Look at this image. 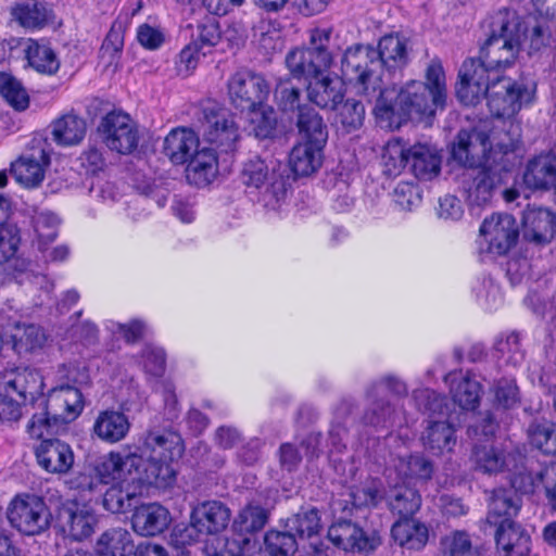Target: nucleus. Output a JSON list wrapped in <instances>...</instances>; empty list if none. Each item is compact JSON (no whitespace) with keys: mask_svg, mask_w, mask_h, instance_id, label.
Masks as SVG:
<instances>
[{"mask_svg":"<svg viewBox=\"0 0 556 556\" xmlns=\"http://www.w3.org/2000/svg\"><path fill=\"white\" fill-rule=\"evenodd\" d=\"M492 130L488 121L473 130L462 129L452 148L453 159L466 167L458 176V189L472 214L491 202L501 172L507 170L508 152L490 141Z\"/></svg>","mask_w":556,"mask_h":556,"instance_id":"nucleus-1","label":"nucleus"},{"mask_svg":"<svg viewBox=\"0 0 556 556\" xmlns=\"http://www.w3.org/2000/svg\"><path fill=\"white\" fill-rule=\"evenodd\" d=\"M535 85L532 83L515 81L509 77L498 75L491 80L488 92V106L492 118L479 121L470 130H473L483 122H491L493 130L490 132V141L502 152H511L516 149L520 138L519 125L513 117L532 102Z\"/></svg>","mask_w":556,"mask_h":556,"instance_id":"nucleus-2","label":"nucleus"},{"mask_svg":"<svg viewBox=\"0 0 556 556\" xmlns=\"http://www.w3.org/2000/svg\"><path fill=\"white\" fill-rule=\"evenodd\" d=\"M488 27V39L476 60L494 77L516 61L522 43L520 23L514 13L501 10L490 16Z\"/></svg>","mask_w":556,"mask_h":556,"instance_id":"nucleus-3","label":"nucleus"},{"mask_svg":"<svg viewBox=\"0 0 556 556\" xmlns=\"http://www.w3.org/2000/svg\"><path fill=\"white\" fill-rule=\"evenodd\" d=\"M443 106V103L434 102L432 92L425 83L412 80L397 92L389 88L381 91L375 114L378 118L400 124L408 118L432 116L437 109Z\"/></svg>","mask_w":556,"mask_h":556,"instance_id":"nucleus-4","label":"nucleus"},{"mask_svg":"<svg viewBox=\"0 0 556 556\" xmlns=\"http://www.w3.org/2000/svg\"><path fill=\"white\" fill-rule=\"evenodd\" d=\"M341 72L358 93L375 96L379 92L380 96L386 89L382 84L381 63L371 46L358 43L349 47L341 59Z\"/></svg>","mask_w":556,"mask_h":556,"instance_id":"nucleus-5","label":"nucleus"},{"mask_svg":"<svg viewBox=\"0 0 556 556\" xmlns=\"http://www.w3.org/2000/svg\"><path fill=\"white\" fill-rule=\"evenodd\" d=\"M240 179L248 188L261 190L277 202L283 199L289 186L286 165L274 159L254 155L242 164Z\"/></svg>","mask_w":556,"mask_h":556,"instance_id":"nucleus-6","label":"nucleus"},{"mask_svg":"<svg viewBox=\"0 0 556 556\" xmlns=\"http://www.w3.org/2000/svg\"><path fill=\"white\" fill-rule=\"evenodd\" d=\"M480 251L493 256L505 255L519 237V227L510 214L498 213L485 218L480 226Z\"/></svg>","mask_w":556,"mask_h":556,"instance_id":"nucleus-7","label":"nucleus"},{"mask_svg":"<svg viewBox=\"0 0 556 556\" xmlns=\"http://www.w3.org/2000/svg\"><path fill=\"white\" fill-rule=\"evenodd\" d=\"M8 519L20 532L36 535L48 529L51 513L41 497L26 494L12 501Z\"/></svg>","mask_w":556,"mask_h":556,"instance_id":"nucleus-8","label":"nucleus"},{"mask_svg":"<svg viewBox=\"0 0 556 556\" xmlns=\"http://www.w3.org/2000/svg\"><path fill=\"white\" fill-rule=\"evenodd\" d=\"M228 96L232 105L241 111L264 104L270 87L263 75L247 68L237 71L228 79Z\"/></svg>","mask_w":556,"mask_h":556,"instance_id":"nucleus-9","label":"nucleus"},{"mask_svg":"<svg viewBox=\"0 0 556 556\" xmlns=\"http://www.w3.org/2000/svg\"><path fill=\"white\" fill-rule=\"evenodd\" d=\"M49 165L50 143L35 138L23 154L11 164V173L20 185L35 188L43 181Z\"/></svg>","mask_w":556,"mask_h":556,"instance_id":"nucleus-10","label":"nucleus"},{"mask_svg":"<svg viewBox=\"0 0 556 556\" xmlns=\"http://www.w3.org/2000/svg\"><path fill=\"white\" fill-rule=\"evenodd\" d=\"M98 131L105 146L121 154L131 153L138 146L139 135L130 116L112 111L102 117Z\"/></svg>","mask_w":556,"mask_h":556,"instance_id":"nucleus-11","label":"nucleus"},{"mask_svg":"<svg viewBox=\"0 0 556 556\" xmlns=\"http://www.w3.org/2000/svg\"><path fill=\"white\" fill-rule=\"evenodd\" d=\"M493 76L476 59L463 62L456 84V96L465 105H476L488 97Z\"/></svg>","mask_w":556,"mask_h":556,"instance_id":"nucleus-12","label":"nucleus"},{"mask_svg":"<svg viewBox=\"0 0 556 556\" xmlns=\"http://www.w3.org/2000/svg\"><path fill=\"white\" fill-rule=\"evenodd\" d=\"M42 405L52 418L60 425L76 419L84 409V395L81 390L70 384H60L48 393L47 399H40Z\"/></svg>","mask_w":556,"mask_h":556,"instance_id":"nucleus-13","label":"nucleus"},{"mask_svg":"<svg viewBox=\"0 0 556 556\" xmlns=\"http://www.w3.org/2000/svg\"><path fill=\"white\" fill-rule=\"evenodd\" d=\"M56 522L65 535L81 541L93 533L97 518L86 505L73 501L59 508Z\"/></svg>","mask_w":556,"mask_h":556,"instance_id":"nucleus-14","label":"nucleus"},{"mask_svg":"<svg viewBox=\"0 0 556 556\" xmlns=\"http://www.w3.org/2000/svg\"><path fill=\"white\" fill-rule=\"evenodd\" d=\"M204 137L220 152H231L239 139L238 126L233 116L226 110L205 113Z\"/></svg>","mask_w":556,"mask_h":556,"instance_id":"nucleus-15","label":"nucleus"},{"mask_svg":"<svg viewBox=\"0 0 556 556\" xmlns=\"http://www.w3.org/2000/svg\"><path fill=\"white\" fill-rule=\"evenodd\" d=\"M329 540L345 552L369 553L379 545V539L367 534L361 527L346 519L332 523L328 530Z\"/></svg>","mask_w":556,"mask_h":556,"instance_id":"nucleus-16","label":"nucleus"},{"mask_svg":"<svg viewBox=\"0 0 556 556\" xmlns=\"http://www.w3.org/2000/svg\"><path fill=\"white\" fill-rule=\"evenodd\" d=\"M185 452L181 435L172 429H149L142 441V453L165 458L167 460L179 459Z\"/></svg>","mask_w":556,"mask_h":556,"instance_id":"nucleus-17","label":"nucleus"},{"mask_svg":"<svg viewBox=\"0 0 556 556\" xmlns=\"http://www.w3.org/2000/svg\"><path fill=\"white\" fill-rule=\"evenodd\" d=\"M38 465L50 473H66L74 465L70 444L59 439L42 440L35 448Z\"/></svg>","mask_w":556,"mask_h":556,"instance_id":"nucleus-18","label":"nucleus"},{"mask_svg":"<svg viewBox=\"0 0 556 556\" xmlns=\"http://www.w3.org/2000/svg\"><path fill=\"white\" fill-rule=\"evenodd\" d=\"M308 100L323 110L334 111L343 102L345 89L343 81L324 73L309 80L306 86Z\"/></svg>","mask_w":556,"mask_h":556,"instance_id":"nucleus-19","label":"nucleus"},{"mask_svg":"<svg viewBox=\"0 0 556 556\" xmlns=\"http://www.w3.org/2000/svg\"><path fill=\"white\" fill-rule=\"evenodd\" d=\"M230 509L219 501H206L193 508L191 526L200 534H217L230 521Z\"/></svg>","mask_w":556,"mask_h":556,"instance_id":"nucleus-20","label":"nucleus"},{"mask_svg":"<svg viewBox=\"0 0 556 556\" xmlns=\"http://www.w3.org/2000/svg\"><path fill=\"white\" fill-rule=\"evenodd\" d=\"M147 455L144 460L140 457V465L138 469H134L131 482L138 485L148 484L157 488H166L170 485L176 476V471L172 466L174 460Z\"/></svg>","mask_w":556,"mask_h":556,"instance_id":"nucleus-21","label":"nucleus"},{"mask_svg":"<svg viewBox=\"0 0 556 556\" xmlns=\"http://www.w3.org/2000/svg\"><path fill=\"white\" fill-rule=\"evenodd\" d=\"M140 457L137 454L110 452L93 468L101 478L102 485L113 481H131L134 469H138Z\"/></svg>","mask_w":556,"mask_h":556,"instance_id":"nucleus-22","label":"nucleus"},{"mask_svg":"<svg viewBox=\"0 0 556 556\" xmlns=\"http://www.w3.org/2000/svg\"><path fill=\"white\" fill-rule=\"evenodd\" d=\"M495 527L496 548L502 556H536L531 554V538L521 525L513 521Z\"/></svg>","mask_w":556,"mask_h":556,"instance_id":"nucleus-23","label":"nucleus"},{"mask_svg":"<svg viewBox=\"0 0 556 556\" xmlns=\"http://www.w3.org/2000/svg\"><path fill=\"white\" fill-rule=\"evenodd\" d=\"M3 386L7 391L18 394L24 402L35 403L41 399L45 383L38 370L24 367L5 372Z\"/></svg>","mask_w":556,"mask_h":556,"instance_id":"nucleus-24","label":"nucleus"},{"mask_svg":"<svg viewBox=\"0 0 556 556\" xmlns=\"http://www.w3.org/2000/svg\"><path fill=\"white\" fill-rule=\"evenodd\" d=\"M523 236L538 244L551 242L556 237V215L547 208L528 207L523 214Z\"/></svg>","mask_w":556,"mask_h":556,"instance_id":"nucleus-25","label":"nucleus"},{"mask_svg":"<svg viewBox=\"0 0 556 556\" xmlns=\"http://www.w3.org/2000/svg\"><path fill=\"white\" fill-rule=\"evenodd\" d=\"M442 156L438 149L427 143L409 147L408 165L412 173L420 180H432L441 172Z\"/></svg>","mask_w":556,"mask_h":556,"instance_id":"nucleus-26","label":"nucleus"},{"mask_svg":"<svg viewBox=\"0 0 556 556\" xmlns=\"http://www.w3.org/2000/svg\"><path fill=\"white\" fill-rule=\"evenodd\" d=\"M199 138L189 128L178 127L169 131L164 139L163 151L172 163L180 165L187 163L198 151Z\"/></svg>","mask_w":556,"mask_h":556,"instance_id":"nucleus-27","label":"nucleus"},{"mask_svg":"<svg viewBox=\"0 0 556 556\" xmlns=\"http://www.w3.org/2000/svg\"><path fill=\"white\" fill-rule=\"evenodd\" d=\"M424 447L433 455L451 453L457 442L454 425L446 420H429L421 434Z\"/></svg>","mask_w":556,"mask_h":556,"instance_id":"nucleus-28","label":"nucleus"},{"mask_svg":"<svg viewBox=\"0 0 556 556\" xmlns=\"http://www.w3.org/2000/svg\"><path fill=\"white\" fill-rule=\"evenodd\" d=\"M513 489H496L489 503L486 521L491 526L513 522L521 508V498Z\"/></svg>","mask_w":556,"mask_h":556,"instance_id":"nucleus-29","label":"nucleus"},{"mask_svg":"<svg viewBox=\"0 0 556 556\" xmlns=\"http://www.w3.org/2000/svg\"><path fill=\"white\" fill-rule=\"evenodd\" d=\"M131 518L134 530L142 536H152L161 533L169 522V514L163 506L152 503L134 508Z\"/></svg>","mask_w":556,"mask_h":556,"instance_id":"nucleus-30","label":"nucleus"},{"mask_svg":"<svg viewBox=\"0 0 556 556\" xmlns=\"http://www.w3.org/2000/svg\"><path fill=\"white\" fill-rule=\"evenodd\" d=\"M92 429L101 441L113 444L127 437L130 430V421L128 416L122 412L105 409L99 413Z\"/></svg>","mask_w":556,"mask_h":556,"instance_id":"nucleus-31","label":"nucleus"},{"mask_svg":"<svg viewBox=\"0 0 556 556\" xmlns=\"http://www.w3.org/2000/svg\"><path fill=\"white\" fill-rule=\"evenodd\" d=\"M509 456L492 441L484 440L473 445L470 459L476 470L492 475L508 469Z\"/></svg>","mask_w":556,"mask_h":556,"instance_id":"nucleus-32","label":"nucleus"},{"mask_svg":"<svg viewBox=\"0 0 556 556\" xmlns=\"http://www.w3.org/2000/svg\"><path fill=\"white\" fill-rule=\"evenodd\" d=\"M523 181L530 189H556V157L548 153L531 160L523 174Z\"/></svg>","mask_w":556,"mask_h":556,"instance_id":"nucleus-33","label":"nucleus"},{"mask_svg":"<svg viewBox=\"0 0 556 556\" xmlns=\"http://www.w3.org/2000/svg\"><path fill=\"white\" fill-rule=\"evenodd\" d=\"M186 177L198 187L211 184L218 173V162L213 148L198 150L187 162Z\"/></svg>","mask_w":556,"mask_h":556,"instance_id":"nucleus-34","label":"nucleus"},{"mask_svg":"<svg viewBox=\"0 0 556 556\" xmlns=\"http://www.w3.org/2000/svg\"><path fill=\"white\" fill-rule=\"evenodd\" d=\"M381 68L389 73L402 71L408 63L407 39L400 35H386L376 49Z\"/></svg>","mask_w":556,"mask_h":556,"instance_id":"nucleus-35","label":"nucleus"},{"mask_svg":"<svg viewBox=\"0 0 556 556\" xmlns=\"http://www.w3.org/2000/svg\"><path fill=\"white\" fill-rule=\"evenodd\" d=\"M541 483L551 509L556 513V463H551L533 478L530 473H519L511 480L513 488L521 493H533Z\"/></svg>","mask_w":556,"mask_h":556,"instance_id":"nucleus-36","label":"nucleus"},{"mask_svg":"<svg viewBox=\"0 0 556 556\" xmlns=\"http://www.w3.org/2000/svg\"><path fill=\"white\" fill-rule=\"evenodd\" d=\"M285 63L292 78L304 79L307 84L330 70L324 63L318 62L304 47L290 50L286 55Z\"/></svg>","mask_w":556,"mask_h":556,"instance_id":"nucleus-37","label":"nucleus"},{"mask_svg":"<svg viewBox=\"0 0 556 556\" xmlns=\"http://www.w3.org/2000/svg\"><path fill=\"white\" fill-rule=\"evenodd\" d=\"M141 494V485L131 481L118 482L105 491L102 503L108 511L124 514L139 504Z\"/></svg>","mask_w":556,"mask_h":556,"instance_id":"nucleus-38","label":"nucleus"},{"mask_svg":"<svg viewBox=\"0 0 556 556\" xmlns=\"http://www.w3.org/2000/svg\"><path fill=\"white\" fill-rule=\"evenodd\" d=\"M459 374L452 371L445 376V381L451 383V394L455 404L466 410H473L479 406L482 393L481 384L471 378L469 372L457 379Z\"/></svg>","mask_w":556,"mask_h":556,"instance_id":"nucleus-39","label":"nucleus"},{"mask_svg":"<svg viewBox=\"0 0 556 556\" xmlns=\"http://www.w3.org/2000/svg\"><path fill=\"white\" fill-rule=\"evenodd\" d=\"M324 144L307 141L296 144L289 156V164L295 176H309L315 173L323 162Z\"/></svg>","mask_w":556,"mask_h":556,"instance_id":"nucleus-40","label":"nucleus"},{"mask_svg":"<svg viewBox=\"0 0 556 556\" xmlns=\"http://www.w3.org/2000/svg\"><path fill=\"white\" fill-rule=\"evenodd\" d=\"M24 52L28 65L40 74L53 75L60 68V60L47 42L28 39Z\"/></svg>","mask_w":556,"mask_h":556,"instance_id":"nucleus-41","label":"nucleus"},{"mask_svg":"<svg viewBox=\"0 0 556 556\" xmlns=\"http://www.w3.org/2000/svg\"><path fill=\"white\" fill-rule=\"evenodd\" d=\"M393 540L408 549H420L428 541V528L415 519H400L391 529Z\"/></svg>","mask_w":556,"mask_h":556,"instance_id":"nucleus-42","label":"nucleus"},{"mask_svg":"<svg viewBox=\"0 0 556 556\" xmlns=\"http://www.w3.org/2000/svg\"><path fill=\"white\" fill-rule=\"evenodd\" d=\"M96 551L99 556H128L134 552L131 534L122 528H113L101 534Z\"/></svg>","mask_w":556,"mask_h":556,"instance_id":"nucleus-43","label":"nucleus"},{"mask_svg":"<svg viewBox=\"0 0 556 556\" xmlns=\"http://www.w3.org/2000/svg\"><path fill=\"white\" fill-rule=\"evenodd\" d=\"M52 135L59 144H77L86 135V122L76 114H64L53 123Z\"/></svg>","mask_w":556,"mask_h":556,"instance_id":"nucleus-44","label":"nucleus"},{"mask_svg":"<svg viewBox=\"0 0 556 556\" xmlns=\"http://www.w3.org/2000/svg\"><path fill=\"white\" fill-rule=\"evenodd\" d=\"M368 407L365 410L362 421L365 426H369L376 429H384L393 426L395 417L394 405L381 395L369 397Z\"/></svg>","mask_w":556,"mask_h":556,"instance_id":"nucleus-45","label":"nucleus"},{"mask_svg":"<svg viewBox=\"0 0 556 556\" xmlns=\"http://www.w3.org/2000/svg\"><path fill=\"white\" fill-rule=\"evenodd\" d=\"M389 508L401 519H413L412 517L421 506V496L419 492L408 485L396 486L389 496Z\"/></svg>","mask_w":556,"mask_h":556,"instance_id":"nucleus-46","label":"nucleus"},{"mask_svg":"<svg viewBox=\"0 0 556 556\" xmlns=\"http://www.w3.org/2000/svg\"><path fill=\"white\" fill-rule=\"evenodd\" d=\"M67 485L88 502L100 496L103 489L101 478L97 475V470L93 466H85L81 470L75 472L67 480Z\"/></svg>","mask_w":556,"mask_h":556,"instance_id":"nucleus-47","label":"nucleus"},{"mask_svg":"<svg viewBox=\"0 0 556 556\" xmlns=\"http://www.w3.org/2000/svg\"><path fill=\"white\" fill-rule=\"evenodd\" d=\"M298 127L304 141L326 144L328 132L321 116L311 106L302 108L298 114Z\"/></svg>","mask_w":556,"mask_h":556,"instance_id":"nucleus-48","label":"nucleus"},{"mask_svg":"<svg viewBox=\"0 0 556 556\" xmlns=\"http://www.w3.org/2000/svg\"><path fill=\"white\" fill-rule=\"evenodd\" d=\"M13 349L18 353H28L43 346L45 331L34 324H16L11 332Z\"/></svg>","mask_w":556,"mask_h":556,"instance_id":"nucleus-49","label":"nucleus"},{"mask_svg":"<svg viewBox=\"0 0 556 556\" xmlns=\"http://www.w3.org/2000/svg\"><path fill=\"white\" fill-rule=\"evenodd\" d=\"M530 444L546 455L556 454V422L534 420L528 427Z\"/></svg>","mask_w":556,"mask_h":556,"instance_id":"nucleus-50","label":"nucleus"},{"mask_svg":"<svg viewBox=\"0 0 556 556\" xmlns=\"http://www.w3.org/2000/svg\"><path fill=\"white\" fill-rule=\"evenodd\" d=\"M301 89L293 85L290 77L280 78L274 90V99L277 106L286 113L298 111L300 114L302 108L308 106L301 104Z\"/></svg>","mask_w":556,"mask_h":556,"instance_id":"nucleus-51","label":"nucleus"},{"mask_svg":"<svg viewBox=\"0 0 556 556\" xmlns=\"http://www.w3.org/2000/svg\"><path fill=\"white\" fill-rule=\"evenodd\" d=\"M0 93L16 111H25L29 106L27 90L9 73H0Z\"/></svg>","mask_w":556,"mask_h":556,"instance_id":"nucleus-52","label":"nucleus"},{"mask_svg":"<svg viewBox=\"0 0 556 556\" xmlns=\"http://www.w3.org/2000/svg\"><path fill=\"white\" fill-rule=\"evenodd\" d=\"M409 148L400 139L390 140L383 150V173L388 176H396L408 165Z\"/></svg>","mask_w":556,"mask_h":556,"instance_id":"nucleus-53","label":"nucleus"},{"mask_svg":"<svg viewBox=\"0 0 556 556\" xmlns=\"http://www.w3.org/2000/svg\"><path fill=\"white\" fill-rule=\"evenodd\" d=\"M286 528L300 539H309L318 534L321 528L318 510L311 508L299 511L287 520Z\"/></svg>","mask_w":556,"mask_h":556,"instance_id":"nucleus-54","label":"nucleus"},{"mask_svg":"<svg viewBox=\"0 0 556 556\" xmlns=\"http://www.w3.org/2000/svg\"><path fill=\"white\" fill-rule=\"evenodd\" d=\"M349 496L355 508L375 507L382 500L381 482L374 479L366 480L359 485L352 486Z\"/></svg>","mask_w":556,"mask_h":556,"instance_id":"nucleus-55","label":"nucleus"},{"mask_svg":"<svg viewBox=\"0 0 556 556\" xmlns=\"http://www.w3.org/2000/svg\"><path fill=\"white\" fill-rule=\"evenodd\" d=\"M13 17L26 28H40L49 20V11L39 2L17 4L12 10Z\"/></svg>","mask_w":556,"mask_h":556,"instance_id":"nucleus-56","label":"nucleus"},{"mask_svg":"<svg viewBox=\"0 0 556 556\" xmlns=\"http://www.w3.org/2000/svg\"><path fill=\"white\" fill-rule=\"evenodd\" d=\"M332 29L316 27L309 31L308 50L318 62L324 63L329 68L333 63V53L330 50Z\"/></svg>","mask_w":556,"mask_h":556,"instance_id":"nucleus-57","label":"nucleus"},{"mask_svg":"<svg viewBox=\"0 0 556 556\" xmlns=\"http://www.w3.org/2000/svg\"><path fill=\"white\" fill-rule=\"evenodd\" d=\"M350 410L351 405L346 402H343L334 410V419L332 420L328 432L330 456H333L336 453L341 454L346 448L345 438L348 435V429L343 425L342 419L344 416L350 414Z\"/></svg>","mask_w":556,"mask_h":556,"instance_id":"nucleus-58","label":"nucleus"},{"mask_svg":"<svg viewBox=\"0 0 556 556\" xmlns=\"http://www.w3.org/2000/svg\"><path fill=\"white\" fill-rule=\"evenodd\" d=\"M494 350L498 359L514 367L520 365L525 357L517 332L500 337L494 344Z\"/></svg>","mask_w":556,"mask_h":556,"instance_id":"nucleus-59","label":"nucleus"},{"mask_svg":"<svg viewBox=\"0 0 556 556\" xmlns=\"http://www.w3.org/2000/svg\"><path fill=\"white\" fill-rule=\"evenodd\" d=\"M521 37L529 40L530 51H540L552 47L556 42L552 23L547 20L536 21L530 30L520 28Z\"/></svg>","mask_w":556,"mask_h":556,"instance_id":"nucleus-60","label":"nucleus"},{"mask_svg":"<svg viewBox=\"0 0 556 556\" xmlns=\"http://www.w3.org/2000/svg\"><path fill=\"white\" fill-rule=\"evenodd\" d=\"M396 469L404 478L428 480L433 473V464L424 455H409L406 458H399Z\"/></svg>","mask_w":556,"mask_h":556,"instance_id":"nucleus-61","label":"nucleus"},{"mask_svg":"<svg viewBox=\"0 0 556 556\" xmlns=\"http://www.w3.org/2000/svg\"><path fill=\"white\" fill-rule=\"evenodd\" d=\"M60 219L50 211H42L34 216V229L38 240V249L53 242L58 237Z\"/></svg>","mask_w":556,"mask_h":556,"instance_id":"nucleus-62","label":"nucleus"},{"mask_svg":"<svg viewBox=\"0 0 556 556\" xmlns=\"http://www.w3.org/2000/svg\"><path fill=\"white\" fill-rule=\"evenodd\" d=\"M248 538L227 539L214 536L206 541L204 551L207 556H244L243 545H248Z\"/></svg>","mask_w":556,"mask_h":556,"instance_id":"nucleus-63","label":"nucleus"},{"mask_svg":"<svg viewBox=\"0 0 556 556\" xmlns=\"http://www.w3.org/2000/svg\"><path fill=\"white\" fill-rule=\"evenodd\" d=\"M265 545L273 556H289L295 553L296 535L287 529L286 531L271 530L265 534Z\"/></svg>","mask_w":556,"mask_h":556,"instance_id":"nucleus-64","label":"nucleus"}]
</instances>
